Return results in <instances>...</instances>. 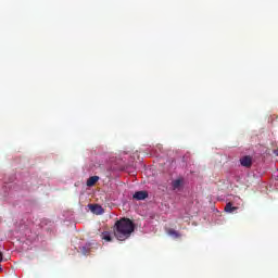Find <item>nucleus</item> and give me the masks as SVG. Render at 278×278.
I'll use <instances>...</instances> for the list:
<instances>
[{
    "mask_svg": "<svg viewBox=\"0 0 278 278\" xmlns=\"http://www.w3.org/2000/svg\"><path fill=\"white\" fill-rule=\"evenodd\" d=\"M99 181V176H91L87 179V186L88 188H92Z\"/></svg>",
    "mask_w": 278,
    "mask_h": 278,
    "instance_id": "nucleus-7",
    "label": "nucleus"
},
{
    "mask_svg": "<svg viewBox=\"0 0 278 278\" xmlns=\"http://www.w3.org/2000/svg\"><path fill=\"white\" fill-rule=\"evenodd\" d=\"M89 210L93 214H103V207H101V205H99V204H90Z\"/></svg>",
    "mask_w": 278,
    "mask_h": 278,
    "instance_id": "nucleus-4",
    "label": "nucleus"
},
{
    "mask_svg": "<svg viewBox=\"0 0 278 278\" xmlns=\"http://www.w3.org/2000/svg\"><path fill=\"white\" fill-rule=\"evenodd\" d=\"M239 162L244 168H251L253 166V156L244 155L239 160Z\"/></svg>",
    "mask_w": 278,
    "mask_h": 278,
    "instance_id": "nucleus-2",
    "label": "nucleus"
},
{
    "mask_svg": "<svg viewBox=\"0 0 278 278\" xmlns=\"http://www.w3.org/2000/svg\"><path fill=\"white\" fill-rule=\"evenodd\" d=\"M184 186V178H178L172 182L173 190H179Z\"/></svg>",
    "mask_w": 278,
    "mask_h": 278,
    "instance_id": "nucleus-5",
    "label": "nucleus"
},
{
    "mask_svg": "<svg viewBox=\"0 0 278 278\" xmlns=\"http://www.w3.org/2000/svg\"><path fill=\"white\" fill-rule=\"evenodd\" d=\"M168 235L174 236V238H179L180 237L179 232H177L175 229H169Z\"/></svg>",
    "mask_w": 278,
    "mask_h": 278,
    "instance_id": "nucleus-10",
    "label": "nucleus"
},
{
    "mask_svg": "<svg viewBox=\"0 0 278 278\" xmlns=\"http://www.w3.org/2000/svg\"><path fill=\"white\" fill-rule=\"evenodd\" d=\"M101 240H105V242H112V235L108 231H104L100 236Z\"/></svg>",
    "mask_w": 278,
    "mask_h": 278,
    "instance_id": "nucleus-8",
    "label": "nucleus"
},
{
    "mask_svg": "<svg viewBox=\"0 0 278 278\" xmlns=\"http://www.w3.org/2000/svg\"><path fill=\"white\" fill-rule=\"evenodd\" d=\"M91 244L86 243V245L80 248V252L83 255H88L90 253Z\"/></svg>",
    "mask_w": 278,
    "mask_h": 278,
    "instance_id": "nucleus-9",
    "label": "nucleus"
},
{
    "mask_svg": "<svg viewBox=\"0 0 278 278\" xmlns=\"http://www.w3.org/2000/svg\"><path fill=\"white\" fill-rule=\"evenodd\" d=\"M275 155L278 156V148L274 151Z\"/></svg>",
    "mask_w": 278,
    "mask_h": 278,
    "instance_id": "nucleus-11",
    "label": "nucleus"
},
{
    "mask_svg": "<svg viewBox=\"0 0 278 278\" xmlns=\"http://www.w3.org/2000/svg\"><path fill=\"white\" fill-rule=\"evenodd\" d=\"M225 212H227L228 214H233V212H236V210H238L237 206H233V203L228 202L225 206Z\"/></svg>",
    "mask_w": 278,
    "mask_h": 278,
    "instance_id": "nucleus-6",
    "label": "nucleus"
},
{
    "mask_svg": "<svg viewBox=\"0 0 278 278\" xmlns=\"http://www.w3.org/2000/svg\"><path fill=\"white\" fill-rule=\"evenodd\" d=\"M114 236L121 242L131 238V232L136 231V225L127 217H123L117 220L113 228Z\"/></svg>",
    "mask_w": 278,
    "mask_h": 278,
    "instance_id": "nucleus-1",
    "label": "nucleus"
},
{
    "mask_svg": "<svg viewBox=\"0 0 278 278\" xmlns=\"http://www.w3.org/2000/svg\"><path fill=\"white\" fill-rule=\"evenodd\" d=\"M132 199H135V201H144V199H149V192L148 191H136L132 195Z\"/></svg>",
    "mask_w": 278,
    "mask_h": 278,
    "instance_id": "nucleus-3",
    "label": "nucleus"
}]
</instances>
